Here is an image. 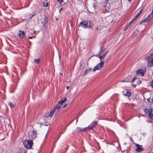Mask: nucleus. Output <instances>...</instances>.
Wrapping results in <instances>:
<instances>
[{
  "label": "nucleus",
  "mask_w": 153,
  "mask_h": 153,
  "mask_svg": "<svg viewBox=\"0 0 153 153\" xmlns=\"http://www.w3.org/2000/svg\"><path fill=\"white\" fill-rule=\"evenodd\" d=\"M132 85L133 87H135L137 86V85L136 84H132Z\"/></svg>",
  "instance_id": "nucleus-37"
},
{
  "label": "nucleus",
  "mask_w": 153,
  "mask_h": 153,
  "mask_svg": "<svg viewBox=\"0 0 153 153\" xmlns=\"http://www.w3.org/2000/svg\"><path fill=\"white\" fill-rule=\"evenodd\" d=\"M69 87H69V86H67L66 87V88H67V89H68L69 88Z\"/></svg>",
  "instance_id": "nucleus-40"
},
{
  "label": "nucleus",
  "mask_w": 153,
  "mask_h": 153,
  "mask_svg": "<svg viewBox=\"0 0 153 153\" xmlns=\"http://www.w3.org/2000/svg\"><path fill=\"white\" fill-rule=\"evenodd\" d=\"M57 1L59 2V4L60 6H63L64 5L66 4V3L64 2V4H62V2H63V0H56Z\"/></svg>",
  "instance_id": "nucleus-23"
},
{
  "label": "nucleus",
  "mask_w": 153,
  "mask_h": 153,
  "mask_svg": "<svg viewBox=\"0 0 153 153\" xmlns=\"http://www.w3.org/2000/svg\"><path fill=\"white\" fill-rule=\"evenodd\" d=\"M151 85L152 88H153V79L152 81L151 82Z\"/></svg>",
  "instance_id": "nucleus-34"
},
{
  "label": "nucleus",
  "mask_w": 153,
  "mask_h": 153,
  "mask_svg": "<svg viewBox=\"0 0 153 153\" xmlns=\"http://www.w3.org/2000/svg\"><path fill=\"white\" fill-rule=\"evenodd\" d=\"M24 147L27 149L32 148L33 144V141L31 140L26 139L23 142Z\"/></svg>",
  "instance_id": "nucleus-3"
},
{
  "label": "nucleus",
  "mask_w": 153,
  "mask_h": 153,
  "mask_svg": "<svg viewBox=\"0 0 153 153\" xmlns=\"http://www.w3.org/2000/svg\"><path fill=\"white\" fill-rule=\"evenodd\" d=\"M53 111L52 110L50 112L47 113V114L46 115V116L47 117L51 118L53 117Z\"/></svg>",
  "instance_id": "nucleus-15"
},
{
  "label": "nucleus",
  "mask_w": 153,
  "mask_h": 153,
  "mask_svg": "<svg viewBox=\"0 0 153 153\" xmlns=\"http://www.w3.org/2000/svg\"><path fill=\"white\" fill-rule=\"evenodd\" d=\"M123 93L124 95L128 97H130L131 95V92L126 89H125L123 91Z\"/></svg>",
  "instance_id": "nucleus-9"
},
{
  "label": "nucleus",
  "mask_w": 153,
  "mask_h": 153,
  "mask_svg": "<svg viewBox=\"0 0 153 153\" xmlns=\"http://www.w3.org/2000/svg\"><path fill=\"white\" fill-rule=\"evenodd\" d=\"M132 82H136L137 85H139L142 82V81L140 80L139 78H137V77H134L132 80Z\"/></svg>",
  "instance_id": "nucleus-11"
},
{
  "label": "nucleus",
  "mask_w": 153,
  "mask_h": 153,
  "mask_svg": "<svg viewBox=\"0 0 153 153\" xmlns=\"http://www.w3.org/2000/svg\"><path fill=\"white\" fill-rule=\"evenodd\" d=\"M44 121H45V122L44 123L43 125H44L48 126L49 125V123L47 121L45 120H44Z\"/></svg>",
  "instance_id": "nucleus-25"
},
{
  "label": "nucleus",
  "mask_w": 153,
  "mask_h": 153,
  "mask_svg": "<svg viewBox=\"0 0 153 153\" xmlns=\"http://www.w3.org/2000/svg\"><path fill=\"white\" fill-rule=\"evenodd\" d=\"M151 103L153 104V98H152L151 100Z\"/></svg>",
  "instance_id": "nucleus-39"
},
{
  "label": "nucleus",
  "mask_w": 153,
  "mask_h": 153,
  "mask_svg": "<svg viewBox=\"0 0 153 153\" xmlns=\"http://www.w3.org/2000/svg\"><path fill=\"white\" fill-rule=\"evenodd\" d=\"M60 75H61V76H63V75H62V73H60Z\"/></svg>",
  "instance_id": "nucleus-42"
},
{
  "label": "nucleus",
  "mask_w": 153,
  "mask_h": 153,
  "mask_svg": "<svg viewBox=\"0 0 153 153\" xmlns=\"http://www.w3.org/2000/svg\"><path fill=\"white\" fill-rule=\"evenodd\" d=\"M9 104L11 108H13L14 107V106L13 104L12 103H11V102H10L9 103Z\"/></svg>",
  "instance_id": "nucleus-28"
},
{
  "label": "nucleus",
  "mask_w": 153,
  "mask_h": 153,
  "mask_svg": "<svg viewBox=\"0 0 153 153\" xmlns=\"http://www.w3.org/2000/svg\"><path fill=\"white\" fill-rule=\"evenodd\" d=\"M63 9V8L62 7H61L59 10V12L60 13H61V11Z\"/></svg>",
  "instance_id": "nucleus-33"
},
{
  "label": "nucleus",
  "mask_w": 153,
  "mask_h": 153,
  "mask_svg": "<svg viewBox=\"0 0 153 153\" xmlns=\"http://www.w3.org/2000/svg\"><path fill=\"white\" fill-rule=\"evenodd\" d=\"M153 9H152V12L151 13H152L153 14Z\"/></svg>",
  "instance_id": "nucleus-43"
},
{
  "label": "nucleus",
  "mask_w": 153,
  "mask_h": 153,
  "mask_svg": "<svg viewBox=\"0 0 153 153\" xmlns=\"http://www.w3.org/2000/svg\"><path fill=\"white\" fill-rule=\"evenodd\" d=\"M134 21L132 19L131 20V21L128 23V24L130 26L131 23L133 22Z\"/></svg>",
  "instance_id": "nucleus-32"
},
{
  "label": "nucleus",
  "mask_w": 153,
  "mask_h": 153,
  "mask_svg": "<svg viewBox=\"0 0 153 153\" xmlns=\"http://www.w3.org/2000/svg\"><path fill=\"white\" fill-rule=\"evenodd\" d=\"M146 19L148 20L149 21L151 19H150V18H149L148 17L146 18Z\"/></svg>",
  "instance_id": "nucleus-38"
},
{
  "label": "nucleus",
  "mask_w": 153,
  "mask_h": 153,
  "mask_svg": "<svg viewBox=\"0 0 153 153\" xmlns=\"http://www.w3.org/2000/svg\"><path fill=\"white\" fill-rule=\"evenodd\" d=\"M108 53V51L105 48H101L99 53L96 55V56H98L100 59V61H104L105 59L106 54Z\"/></svg>",
  "instance_id": "nucleus-1"
},
{
  "label": "nucleus",
  "mask_w": 153,
  "mask_h": 153,
  "mask_svg": "<svg viewBox=\"0 0 153 153\" xmlns=\"http://www.w3.org/2000/svg\"><path fill=\"white\" fill-rule=\"evenodd\" d=\"M26 152L25 150L22 149L19 151L17 153H25Z\"/></svg>",
  "instance_id": "nucleus-24"
},
{
  "label": "nucleus",
  "mask_w": 153,
  "mask_h": 153,
  "mask_svg": "<svg viewBox=\"0 0 153 153\" xmlns=\"http://www.w3.org/2000/svg\"><path fill=\"white\" fill-rule=\"evenodd\" d=\"M32 139H34L37 137V134L35 131L33 130L32 131V133L31 135Z\"/></svg>",
  "instance_id": "nucleus-16"
},
{
  "label": "nucleus",
  "mask_w": 153,
  "mask_h": 153,
  "mask_svg": "<svg viewBox=\"0 0 153 153\" xmlns=\"http://www.w3.org/2000/svg\"><path fill=\"white\" fill-rule=\"evenodd\" d=\"M108 0H107V1Z\"/></svg>",
  "instance_id": "nucleus-52"
},
{
  "label": "nucleus",
  "mask_w": 153,
  "mask_h": 153,
  "mask_svg": "<svg viewBox=\"0 0 153 153\" xmlns=\"http://www.w3.org/2000/svg\"><path fill=\"white\" fill-rule=\"evenodd\" d=\"M145 71L142 69H140L137 71V75L138 76H144Z\"/></svg>",
  "instance_id": "nucleus-10"
},
{
  "label": "nucleus",
  "mask_w": 153,
  "mask_h": 153,
  "mask_svg": "<svg viewBox=\"0 0 153 153\" xmlns=\"http://www.w3.org/2000/svg\"><path fill=\"white\" fill-rule=\"evenodd\" d=\"M152 140H153V137H152Z\"/></svg>",
  "instance_id": "nucleus-51"
},
{
  "label": "nucleus",
  "mask_w": 153,
  "mask_h": 153,
  "mask_svg": "<svg viewBox=\"0 0 153 153\" xmlns=\"http://www.w3.org/2000/svg\"><path fill=\"white\" fill-rule=\"evenodd\" d=\"M66 101V98H64V99H62L61 100L58 102V103L60 105H62Z\"/></svg>",
  "instance_id": "nucleus-19"
},
{
  "label": "nucleus",
  "mask_w": 153,
  "mask_h": 153,
  "mask_svg": "<svg viewBox=\"0 0 153 153\" xmlns=\"http://www.w3.org/2000/svg\"><path fill=\"white\" fill-rule=\"evenodd\" d=\"M105 2L106 3V5L105 7V8L106 10H108L110 8V5L108 2H106V1Z\"/></svg>",
  "instance_id": "nucleus-20"
},
{
  "label": "nucleus",
  "mask_w": 153,
  "mask_h": 153,
  "mask_svg": "<svg viewBox=\"0 0 153 153\" xmlns=\"http://www.w3.org/2000/svg\"><path fill=\"white\" fill-rule=\"evenodd\" d=\"M147 101H148V102H150V99H149V98H148V99H147Z\"/></svg>",
  "instance_id": "nucleus-41"
},
{
  "label": "nucleus",
  "mask_w": 153,
  "mask_h": 153,
  "mask_svg": "<svg viewBox=\"0 0 153 153\" xmlns=\"http://www.w3.org/2000/svg\"><path fill=\"white\" fill-rule=\"evenodd\" d=\"M149 114V118L153 120V110H151Z\"/></svg>",
  "instance_id": "nucleus-22"
},
{
  "label": "nucleus",
  "mask_w": 153,
  "mask_h": 153,
  "mask_svg": "<svg viewBox=\"0 0 153 153\" xmlns=\"http://www.w3.org/2000/svg\"><path fill=\"white\" fill-rule=\"evenodd\" d=\"M66 106V104H65L64 106V107H65Z\"/></svg>",
  "instance_id": "nucleus-46"
},
{
  "label": "nucleus",
  "mask_w": 153,
  "mask_h": 153,
  "mask_svg": "<svg viewBox=\"0 0 153 153\" xmlns=\"http://www.w3.org/2000/svg\"><path fill=\"white\" fill-rule=\"evenodd\" d=\"M71 82V81L70 80V81H67V82Z\"/></svg>",
  "instance_id": "nucleus-47"
},
{
  "label": "nucleus",
  "mask_w": 153,
  "mask_h": 153,
  "mask_svg": "<svg viewBox=\"0 0 153 153\" xmlns=\"http://www.w3.org/2000/svg\"><path fill=\"white\" fill-rule=\"evenodd\" d=\"M144 22H149V21L146 18V19H145L144 21H143Z\"/></svg>",
  "instance_id": "nucleus-35"
},
{
  "label": "nucleus",
  "mask_w": 153,
  "mask_h": 153,
  "mask_svg": "<svg viewBox=\"0 0 153 153\" xmlns=\"http://www.w3.org/2000/svg\"><path fill=\"white\" fill-rule=\"evenodd\" d=\"M152 110H153V109L152 108H150L149 109H148L145 108L144 110V112L146 114H149V113H150V111Z\"/></svg>",
  "instance_id": "nucleus-21"
},
{
  "label": "nucleus",
  "mask_w": 153,
  "mask_h": 153,
  "mask_svg": "<svg viewBox=\"0 0 153 153\" xmlns=\"http://www.w3.org/2000/svg\"><path fill=\"white\" fill-rule=\"evenodd\" d=\"M92 71V69L90 68H88V69H86L84 73V75H87L88 73Z\"/></svg>",
  "instance_id": "nucleus-17"
},
{
  "label": "nucleus",
  "mask_w": 153,
  "mask_h": 153,
  "mask_svg": "<svg viewBox=\"0 0 153 153\" xmlns=\"http://www.w3.org/2000/svg\"><path fill=\"white\" fill-rule=\"evenodd\" d=\"M137 148L135 149V151L138 152H140L143 151L144 149L143 148V146L141 145H140L137 143L135 144Z\"/></svg>",
  "instance_id": "nucleus-8"
},
{
  "label": "nucleus",
  "mask_w": 153,
  "mask_h": 153,
  "mask_svg": "<svg viewBox=\"0 0 153 153\" xmlns=\"http://www.w3.org/2000/svg\"><path fill=\"white\" fill-rule=\"evenodd\" d=\"M94 24L92 22L88 21H83L80 22L78 25V26L82 27L84 28L91 27Z\"/></svg>",
  "instance_id": "nucleus-2"
},
{
  "label": "nucleus",
  "mask_w": 153,
  "mask_h": 153,
  "mask_svg": "<svg viewBox=\"0 0 153 153\" xmlns=\"http://www.w3.org/2000/svg\"><path fill=\"white\" fill-rule=\"evenodd\" d=\"M40 124H41V125H43L42 123H40Z\"/></svg>",
  "instance_id": "nucleus-45"
},
{
  "label": "nucleus",
  "mask_w": 153,
  "mask_h": 153,
  "mask_svg": "<svg viewBox=\"0 0 153 153\" xmlns=\"http://www.w3.org/2000/svg\"><path fill=\"white\" fill-rule=\"evenodd\" d=\"M77 121H78V119H77L76 120V122H77Z\"/></svg>",
  "instance_id": "nucleus-50"
},
{
  "label": "nucleus",
  "mask_w": 153,
  "mask_h": 153,
  "mask_svg": "<svg viewBox=\"0 0 153 153\" xmlns=\"http://www.w3.org/2000/svg\"><path fill=\"white\" fill-rule=\"evenodd\" d=\"M26 36L25 33L23 31L19 30V36L21 38H24Z\"/></svg>",
  "instance_id": "nucleus-13"
},
{
  "label": "nucleus",
  "mask_w": 153,
  "mask_h": 153,
  "mask_svg": "<svg viewBox=\"0 0 153 153\" xmlns=\"http://www.w3.org/2000/svg\"><path fill=\"white\" fill-rule=\"evenodd\" d=\"M129 26H130L128 24H127L125 26L124 30H127Z\"/></svg>",
  "instance_id": "nucleus-29"
},
{
  "label": "nucleus",
  "mask_w": 153,
  "mask_h": 153,
  "mask_svg": "<svg viewBox=\"0 0 153 153\" xmlns=\"http://www.w3.org/2000/svg\"><path fill=\"white\" fill-rule=\"evenodd\" d=\"M61 108V106L59 104H57L56 105L55 107L52 110L53 111V113L55 112V116H56L60 112V110Z\"/></svg>",
  "instance_id": "nucleus-7"
},
{
  "label": "nucleus",
  "mask_w": 153,
  "mask_h": 153,
  "mask_svg": "<svg viewBox=\"0 0 153 153\" xmlns=\"http://www.w3.org/2000/svg\"><path fill=\"white\" fill-rule=\"evenodd\" d=\"M48 21V18L45 16L42 20V22L43 26L45 27L46 24L47 22Z\"/></svg>",
  "instance_id": "nucleus-12"
},
{
  "label": "nucleus",
  "mask_w": 153,
  "mask_h": 153,
  "mask_svg": "<svg viewBox=\"0 0 153 153\" xmlns=\"http://www.w3.org/2000/svg\"><path fill=\"white\" fill-rule=\"evenodd\" d=\"M36 14L35 13H34L32 15H31L29 16V17L30 19H31Z\"/></svg>",
  "instance_id": "nucleus-30"
},
{
  "label": "nucleus",
  "mask_w": 153,
  "mask_h": 153,
  "mask_svg": "<svg viewBox=\"0 0 153 153\" xmlns=\"http://www.w3.org/2000/svg\"><path fill=\"white\" fill-rule=\"evenodd\" d=\"M35 36H29L28 37L29 39H31L32 38H34Z\"/></svg>",
  "instance_id": "nucleus-36"
},
{
  "label": "nucleus",
  "mask_w": 153,
  "mask_h": 153,
  "mask_svg": "<svg viewBox=\"0 0 153 153\" xmlns=\"http://www.w3.org/2000/svg\"><path fill=\"white\" fill-rule=\"evenodd\" d=\"M146 59L148 66L149 67L153 66V53L151 54L150 56Z\"/></svg>",
  "instance_id": "nucleus-5"
},
{
  "label": "nucleus",
  "mask_w": 153,
  "mask_h": 153,
  "mask_svg": "<svg viewBox=\"0 0 153 153\" xmlns=\"http://www.w3.org/2000/svg\"><path fill=\"white\" fill-rule=\"evenodd\" d=\"M143 11V9H142L132 19L134 21L136 19L139 17V16L140 15L141 13H142V11Z\"/></svg>",
  "instance_id": "nucleus-14"
},
{
  "label": "nucleus",
  "mask_w": 153,
  "mask_h": 153,
  "mask_svg": "<svg viewBox=\"0 0 153 153\" xmlns=\"http://www.w3.org/2000/svg\"><path fill=\"white\" fill-rule=\"evenodd\" d=\"M43 5L44 7H47L48 6V3H46L45 4L44 3Z\"/></svg>",
  "instance_id": "nucleus-31"
},
{
  "label": "nucleus",
  "mask_w": 153,
  "mask_h": 153,
  "mask_svg": "<svg viewBox=\"0 0 153 153\" xmlns=\"http://www.w3.org/2000/svg\"><path fill=\"white\" fill-rule=\"evenodd\" d=\"M39 60L40 59H34V62L35 63H39Z\"/></svg>",
  "instance_id": "nucleus-27"
},
{
  "label": "nucleus",
  "mask_w": 153,
  "mask_h": 153,
  "mask_svg": "<svg viewBox=\"0 0 153 153\" xmlns=\"http://www.w3.org/2000/svg\"><path fill=\"white\" fill-rule=\"evenodd\" d=\"M98 29V27H97V28H96V30H97Z\"/></svg>",
  "instance_id": "nucleus-49"
},
{
  "label": "nucleus",
  "mask_w": 153,
  "mask_h": 153,
  "mask_svg": "<svg viewBox=\"0 0 153 153\" xmlns=\"http://www.w3.org/2000/svg\"><path fill=\"white\" fill-rule=\"evenodd\" d=\"M104 61H101L100 62L97 64L94 68L93 69L94 71L96 70H100L103 67Z\"/></svg>",
  "instance_id": "nucleus-6"
},
{
  "label": "nucleus",
  "mask_w": 153,
  "mask_h": 153,
  "mask_svg": "<svg viewBox=\"0 0 153 153\" xmlns=\"http://www.w3.org/2000/svg\"><path fill=\"white\" fill-rule=\"evenodd\" d=\"M93 6V7H94V9H95V6Z\"/></svg>",
  "instance_id": "nucleus-48"
},
{
  "label": "nucleus",
  "mask_w": 153,
  "mask_h": 153,
  "mask_svg": "<svg viewBox=\"0 0 153 153\" xmlns=\"http://www.w3.org/2000/svg\"><path fill=\"white\" fill-rule=\"evenodd\" d=\"M127 0L129 1H132V0Z\"/></svg>",
  "instance_id": "nucleus-44"
},
{
  "label": "nucleus",
  "mask_w": 153,
  "mask_h": 153,
  "mask_svg": "<svg viewBox=\"0 0 153 153\" xmlns=\"http://www.w3.org/2000/svg\"><path fill=\"white\" fill-rule=\"evenodd\" d=\"M97 124V122L95 121H93L88 127L84 128L83 129H81V131H86L89 129H92V130H94L93 129V128Z\"/></svg>",
  "instance_id": "nucleus-4"
},
{
  "label": "nucleus",
  "mask_w": 153,
  "mask_h": 153,
  "mask_svg": "<svg viewBox=\"0 0 153 153\" xmlns=\"http://www.w3.org/2000/svg\"><path fill=\"white\" fill-rule=\"evenodd\" d=\"M131 79L130 78V77H126L124 79L122 82H131Z\"/></svg>",
  "instance_id": "nucleus-18"
},
{
  "label": "nucleus",
  "mask_w": 153,
  "mask_h": 153,
  "mask_svg": "<svg viewBox=\"0 0 153 153\" xmlns=\"http://www.w3.org/2000/svg\"><path fill=\"white\" fill-rule=\"evenodd\" d=\"M153 17V14L152 13H150L148 17L150 18V19H151Z\"/></svg>",
  "instance_id": "nucleus-26"
}]
</instances>
